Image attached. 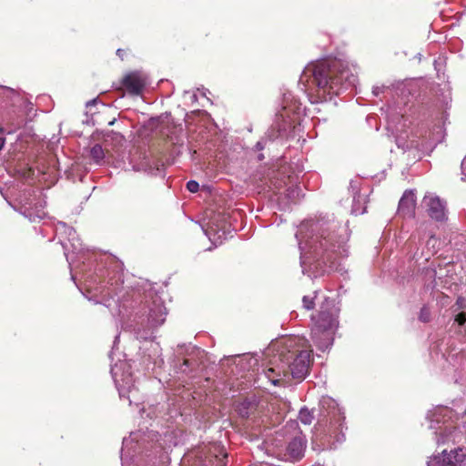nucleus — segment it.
<instances>
[{"label":"nucleus","mask_w":466,"mask_h":466,"mask_svg":"<svg viewBox=\"0 0 466 466\" xmlns=\"http://www.w3.org/2000/svg\"><path fill=\"white\" fill-rule=\"evenodd\" d=\"M302 272L310 278L339 269L337 260L348 257L350 233L346 225L334 218L307 220L296 232Z\"/></svg>","instance_id":"nucleus-1"},{"label":"nucleus","mask_w":466,"mask_h":466,"mask_svg":"<svg viewBox=\"0 0 466 466\" xmlns=\"http://www.w3.org/2000/svg\"><path fill=\"white\" fill-rule=\"evenodd\" d=\"M357 81L355 67H350L348 63L340 59L327 58L308 65L299 84L316 93V102H323L355 86Z\"/></svg>","instance_id":"nucleus-2"},{"label":"nucleus","mask_w":466,"mask_h":466,"mask_svg":"<svg viewBox=\"0 0 466 466\" xmlns=\"http://www.w3.org/2000/svg\"><path fill=\"white\" fill-rule=\"evenodd\" d=\"M321 306L317 316H312L311 339L316 347L325 351L333 344L334 330L338 326L337 312L334 307Z\"/></svg>","instance_id":"nucleus-3"},{"label":"nucleus","mask_w":466,"mask_h":466,"mask_svg":"<svg viewBox=\"0 0 466 466\" xmlns=\"http://www.w3.org/2000/svg\"><path fill=\"white\" fill-rule=\"evenodd\" d=\"M322 416L327 419V435L333 439L332 444L341 443L345 440V415L339 403L330 397H323L319 401Z\"/></svg>","instance_id":"nucleus-4"},{"label":"nucleus","mask_w":466,"mask_h":466,"mask_svg":"<svg viewBox=\"0 0 466 466\" xmlns=\"http://www.w3.org/2000/svg\"><path fill=\"white\" fill-rule=\"evenodd\" d=\"M123 280L120 275L114 273L106 279H98L97 276H90L86 279V297L95 303L106 304L109 299H114L119 293L122 288Z\"/></svg>","instance_id":"nucleus-5"},{"label":"nucleus","mask_w":466,"mask_h":466,"mask_svg":"<svg viewBox=\"0 0 466 466\" xmlns=\"http://www.w3.org/2000/svg\"><path fill=\"white\" fill-rule=\"evenodd\" d=\"M145 309V313L139 317L140 320L134 329L137 337L141 339H147L150 337L149 330L161 326L167 314L164 302L158 296L147 302Z\"/></svg>","instance_id":"nucleus-6"},{"label":"nucleus","mask_w":466,"mask_h":466,"mask_svg":"<svg viewBox=\"0 0 466 466\" xmlns=\"http://www.w3.org/2000/svg\"><path fill=\"white\" fill-rule=\"evenodd\" d=\"M111 374L119 397L127 399L131 405L134 400H137V390L131 371V364L127 360L119 361L111 366Z\"/></svg>","instance_id":"nucleus-7"},{"label":"nucleus","mask_w":466,"mask_h":466,"mask_svg":"<svg viewBox=\"0 0 466 466\" xmlns=\"http://www.w3.org/2000/svg\"><path fill=\"white\" fill-rule=\"evenodd\" d=\"M303 111L304 107L299 101L294 99L289 104L288 98H285L283 112L277 116L272 126L273 129H277L276 137L289 136L295 125L299 123V116Z\"/></svg>","instance_id":"nucleus-8"},{"label":"nucleus","mask_w":466,"mask_h":466,"mask_svg":"<svg viewBox=\"0 0 466 466\" xmlns=\"http://www.w3.org/2000/svg\"><path fill=\"white\" fill-rule=\"evenodd\" d=\"M422 205L426 208L431 218L440 222L447 219L445 202L439 197L427 193L422 199Z\"/></svg>","instance_id":"nucleus-9"},{"label":"nucleus","mask_w":466,"mask_h":466,"mask_svg":"<svg viewBox=\"0 0 466 466\" xmlns=\"http://www.w3.org/2000/svg\"><path fill=\"white\" fill-rule=\"evenodd\" d=\"M309 367L310 351L300 350L289 364L291 376L298 380H303L309 374Z\"/></svg>","instance_id":"nucleus-10"},{"label":"nucleus","mask_w":466,"mask_h":466,"mask_svg":"<svg viewBox=\"0 0 466 466\" xmlns=\"http://www.w3.org/2000/svg\"><path fill=\"white\" fill-rule=\"evenodd\" d=\"M147 76L140 71H134L125 76L122 86L131 95H140L147 85Z\"/></svg>","instance_id":"nucleus-11"},{"label":"nucleus","mask_w":466,"mask_h":466,"mask_svg":"<svg viewBox=\"0 0 466 466\" xmlns=\"http://www.w3.org/2000/svg\"><path fill=\"white\" fill-rule=\"evenodd\" d=\"M465 456L461 449L451 451L450 453H446V451H443L441 456L434 457L429 461L428 466H460L464 461Z\"/></svg>","instance_id":"nucleus-12"},{"label":"nucleus","mask_w":466,"mask_h":466,"mask_svg":"<svg viewBox=\"0 0 466 466\" xmlns=\"http://www.w3.org/2000/svg\"><path fill=\"white\" fill-rule=\"evenodd\" d=\"M416 212V195L412 189L405 190L399 201L398 214L403 218H413Z\"/></svg>","instance_id":"nucleus-13"},{"label":"nucleus","mask_w":466,"mask_h":466,"mask_svg":"<svg viewBox=\"0 0 466 466\" xmlns=\"http://www.w3.org/2000/svg\"><path fill=\"white\" fill-rule=\"evenodd\" d=\"M305 448V440L302 437H295L288 444L287 452L291 460L298 461L303 457Z\"/></svg>","instance_id":"nucleus-14"},{"label":"nucleus","mask_w":466,"mask_h":466,"mask_svg":"<svg viewBox=\"0 0 466 466\" xmlns=\"http://www.w3.org/2000/svg\"><path fill=\"white\" fill-rule=\"evenodd\" d=\"M20 213L31 222L40 221L46 215L43 204L35 205V208L31 206H23L20 208Z\"/></svg>","instance_id":"nucleus-15"},{"label":"nucleus","mask_w":466,"mask_h":466,"mask_svg":"<svg viewBox=\"0 0 466 466\" xmlns=\"http://www.w3.org/2000/svg\"><path fill=\"white\" fill-rule=\"evenodd\" d=\"M452 413V410L449 409L448 407H438L433 411H431L428 417L431 422V428L435 429V425H433L434 422L437 424L440 422L446 423L447 420L446 417L451 418V415Z\"/></svg>","instance_id":"nucleus-16"},{"label":"nucleus","mask_w":466,"mask_h":466,"mask_svg":"<svg viewBox=\"0 0 466 466\" xmlns=\"http://www.w3.org/2000/svg\"><path fill=\"white\" fill-rule=\"evenodd\" d=\"M90 157L96 165H102L104 162L105 153L104 149L99 144H96L91 147Z\"/></svg>","instance_id":"nucleus-17"},{"label":"nucleus","mask_w":466,"mask_h":466,"mask_svg":"<svg viewBox=\"0 0 466 466\" xmlns=\"http://www.w3.org/2000/svg\"><path fill=\"white\" fill-rule=\"evenodd\" d=\"M299 420L305 425H309L314 420L313 410H309L307 407H302L299 412Z\"/></svg>","instance_id":"nucleus-18"},{"label":"nucleus","mask_w":466,"mask_h":466,"mask_svg":"<svg viewBox=\"0 0 466 466\" xmlns=\"http://www.w3.org/2000/svg\"><path fill=\"white\" fill-rule=\"evenodd\" d=\"M253 409V404L250 401L245 400L241 402L238 408L237 411L238 415L242 418H248L251 414V410Z\"/></svg>","instance_id":"nucleus-19"},{"label":"nucleus","mask_w":466,"mask_h":466,"mask_svg":"<svg viewBox=\"0 0 466 466\" xmlns=\"http://www.w3.org/2000/svg\"><path fill=\"white\" fill-rule=\"evenodd\" d=\"M56 230H63L66 234H67L69 241H74L76 239V230L71 227H67L66 224L64 222L58 223V225L56 226Z\"/></svg>","instance_id":"nucleus-20"},{"label":"nucleus","mask_w":466,"mask_h":466,"mask_svg":"<svg viewBox=\"0 0 466 466\" xmlns=\"http://www.w3.org/2000/svg\"><path fill=\"white\" fill-rule=\"evenodd\" d=\"M419 319L424 323L429 322L431 320V311L427 306H423L420 309Z\"/></svg>","instance_id":"nucleus-21"},{"label":"nucleus","mask_w":466,"mask_h":466,"mask_svg":"<svg viewBox=\"0 0 466 466\" xmlns=\"http://www.w3.org/2000/svg\"><path fill=\"white\" fill-rule=\"evenodd\" d=\"M302 302L303 307L308 310L312 309L314 308V298H311L309 296H304L302 299Z\"/></svg>","instance_id":"nucleus-22"},{"label":"nucleus","mask_w":466,"mask_h":466,"mask_svg":"<svg viewBox=\"0 0 466 466\" xmlns=\"http://www.w3.org/2000/svg\"><path fill=\"white\" fill-rule=\"evenodd\" d=\"M1 89L3 90V94L10 97L12 100L18 97V94L14 89L6 86H1Z\"/></svg>","instance_id":"nucleus-23"},{"label":"nucleus","mask_w":466,"mask_h":466,"mask_svg":"<svg viewBox=\"0 0 466 466\" xmlns=\"http://www.w3.org/2000/svg\"><path fill=\"white\" fill-rule=\"evenodd\" d=\"M187 189L189 192L196 193L199 189V184L197 181H195V180H189L187 183Z\"/></svg>","instance_id":"nucleus-24"},{"label":"nucleus","mask_w":466,"mask_h":466,"mask_svg":"<svg viewBox=\"0 0 466 466\" xmlns=\"http://www.w3.org/2000/svg\"><path fill=\"white\" fill-rule=\"evenodd\" d=\"M132 441H133L132 436H130L129 438H124L123 442H122V450H121L122 453L125 452V451L127 449H128V447Z\"/></svg>","instance_id":"nucleus-25"},{"label":"nucleus","mask_w":466,"mask_h":466,"mask_svg":"<svg viewBox=\"0 0 466 466\" xmlns=\"http://www.w3.org/2000/svg\"><path fill=\"white\" fill-rule=\"evenodd\" d=\"M455 321L458 322L460 326H462L466 322V314L465 313H460L456 316Z\"/></svg>","instance_id":"nucleus-26"},{"label":"nucleus","mask_w":466,"mask_h":466,"mask_svg":"<svg viewBox=\"0 0 466 466\" xmlns=\"http://www.w3.org/2000/svg\"><path fill=\"white\" fill-rule=\"evenodd\" d=\"M274 372V370L269 368L266 371H265V375L266 377L274 384L276 385L277 382H278V380H276L275 378L271 377L272 373Z\"/></svg>","instance_id":"nucleus-27"},{"label":"nucleus","mask_w":466,"mask_h":466,"mask_svg":"<svg viewBox=\"0 0 466 466\" xmlns=\"http://www.w3.org/2000/svg\"><path fill=\"white\" fill-rule=\"evenodd\" d=\"M383 91V87H380V86H374L373 89H372V93L374 96H379L380 93H382Z\"/></svg>","instance_id":"nucleus-28"},{"label":"nucleus","mask_w":466,"mask_h":466,"mask_svg":"<svg viewBox=\"0 0 466 466\" xmlns=\"http://www.w3.org/2000/svg\"><path fill=\"white\" fill-rule=\"evenodd\" d=\"M4 133V127H0V150L3 148L5 145V138L2 137V135Z\"/></svg>","instance_id":"nucleus-29"},{"label":"nucleus","mask_w":466,"mask_h":466,"mask_svg":"<svg viewBox=\"0 0 466 466\" xmlns=\"http://www.w3.org/2000/svg\"><path fill=\"white\" fill-rule=\"evenodd\" d=\"M188 365H189L188 360H184V362H183V364H182V366L180 367V370H181L182 372H186V368H187V367H188Z\"/></svg>","instance_id":"nucleus-30"},{"label":"nucleus","mask_w":466,"mask_h":466,"mask_svg":"<svg viewBox=\"0 0 466 466\" xmlns=\"http://www.w3.org/2000/svg\"><path fill=\"white\" fill-rule=\"evenodd\" d=\"M256 148H257V149H258V150L263 149V145H262V143H261V142H258V143L256 144Z\"/></svg>","instance_id":"nucleus-31"},{"label":"nucleus","mask_w":466,"mask_h":466,"mask_svg":"<svg viewBox=\"0 0 466 466\" xmlns=\"http://www.w3.org/2000/svg\"><path fill=\"white\" fill-rule=\"evenodd\" d=\"M96 99H93V100H90V101L86 102V106L94 105L96 103Z\"/></svg>","instance_id":"nucleus-32"},{"label":"nucleus","mask_w":466,"mask_h":466,"mask_svg":"<svg viewBox=\"0 0 466 466\" xmlns=\"http://www.w3.org/2000/svg\"><path fill=\"white\" fill-rule=\"evenodd\" d=\"M121 52H122V50H121V49H117V51H116V53H117V55H118V56H122V53H121Z\"/></svg>","instance_id":"nucleus-33"},{"label":"nucleus","mask_w":466,"mask_h":466,"mask_svg":"<svg viewBox=\"0 0 466 466\" xmlns=\"http://www.w3.org/2000/svg\"><path fill=\"white\" fill-rule=\"evenodd\" d=\"M121 52H122V50H121V49H117V51H116V53H117V55H118V56H122V53H121Z\"/></svg>","instance_id":"nucleus-34"},{"label":"nucleus","mask_w":466,"mask_h":466,"mask_svg":"<svg viewBox=\"0 0 466 466\" xmlns=\"http://www.w3.org/2000/svg\"><path fill=\"white\" fill-rule=\"evenodd\" d=\"M465 164H466V162H465V161H462V163H461V167H462V168H464V165H465Z\"/></svg>","instance_id":"nucleus-35"},{"label":"nucleus","mask_w":466,"mask_h":466,"mask_svg":"<svg viewBox=\"0 0 466 466\" xmlns=\"http://www.w3.org/2000/svg\"><path fill=\"white\" fill-rule=\"evenodd\" d=\"M441 442H444L443 441H441ZM437 443L440 444L441 443V441L440 439L437 440Z\"/></svg>","instance_id":"nucleus-36"},{"label":"nucleus","mask_w":466,"mask_h":466,"mask_svg":"<svg viewBox=\"0 0 466 466\" xmlns=\"http://www.w3.org/2000/svg\"><path fill=\"white\" fill-rule=\"evenodd\" d=\"M114 122H115V119H114L113 121H110V122H109V125H113V124H114Z\"/></svg>","instance_id":"nucleus-37"},{"label":"nucleus","mask_w":466,"mask_h":466,"mask_svg":"<svg viewBox=\"0 0 466 466\" xmlns=\"http://www.w3.org/2000/svg\"><path fill=\"white\" fill-rule=\"evenodd\" d=\"M121 461H124V458H123V456L121 457ZM122 464L124 465V461H122Z\"/></svg>","instance_id":"nucleus-38"}]
</instances>
